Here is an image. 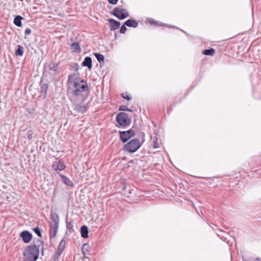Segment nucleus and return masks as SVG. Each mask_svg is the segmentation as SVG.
I'll use <instances>...</instances> for the list:
<instances>
[{
	"mask_svg": "<svg viewBox=\"0 0 261 261\" xmlns=\"http://www.w3.org/2000/svg\"><path fill=\"white\" fill-rule=\"evenodd\" d=\"M158 147H159L158 143L157 142V140H156L155 141H153V147L154 148H158Z\"/></svg>",
	"mask_w": 261,
	"mask_h": 261,
	"instance_id": "nucleus-31",
	"label": "nucleus"
},
{
	"mask_svg": "<svg viewBox=\"0 0 261 261\" xmlns=\"http://www.w3.org/2000/svg\"><path fill=\"white\" fill-rule=\"evenodd\" d=\"M41 253H42V255L43 254V250H42Z\"/></svg>",
	"mask_w": 261,
	"mask_h": 261,
	"instance_id": "nucleus-35",
	"label": "nucleus"
},
{
	"mask_svg": "<svg viewBox=\"0 0 261 261\" xmlns=\"http://www.w3.org/2000/svg\"><path fill=\"white\" fill-rule=\"evenodd\" d=\"M35 232L40 237H41V233L40 229L38 227L33 229Z\"/></svg>",
	"mask_w": 261,
	"mask_h": 261,
	"instance_id": "nucleus-25",
	"label": "nucleus"
},
{
	"mask_svg": "<svg viewBox=\"0 0 261 261\" xmlns=\"http://www.w3.org/2000/svg\"><path fill=\"white\" fill-rule=\"evenodd\" d=\"M19 236L20 237L22 238L23 241L25 243L30 242L32 238V234L30 232H29L28 230H24L22 231L20 233Z\"/></svg>",
	"mask_w": 261,
	"mask_h": 261,
	"instance_id": "nucleus-11",
	"label": "nucleus"
},
{
	"mask_svg": "<svg viewBox=\"0 0 261 261\" xmlns=\"http://www.w3.org/2000/svg\"><path fill=\"white\" fill-rule=\"evenodd\" d=\"M65 243V241L63 239L62 240L59 245L58 250L60 251V252H62L64 249Z\"/></svg>",
	"mask_w": 261,
	"mask_h": 261,
	"instance_id": "nucleus-23",
	"label": "nucleus"
},
{
	"mask_svg": "<svg viewBox=\"0 0 261 261\" xmlns=\"http://www.w3.org/2000/svg\"><path fill=\"white\" fill-rule=\"evenodd\" d=\"M82 65L83 66L87 67L89 70H91L92 66L91 58L90 57H86L82 63Z\"/></svg>",
	"mask_w": 261,
	"mask_h": 261,
	"instance_id": "nucleus-13",
	"label": "nucleus"
},
{
	"mask_svg": "<svg viewBox=\"0 0 261 261\" xmlns=\"http://www.w3.org/2000/svg\"><path fill=\"white\" fill-rule=\"evenodd\" d=\"M116 121L120 125L123 127L129 125L131 122L128 115L124 112H121L117 114Z\"/></svg>",
	"mask_w": 261,
	"mask_h": 261,
	"instance_id": "nucleus-4",
	"label": "nucleus"
},
{
	"mask_svg": "<svg viewBox=\"0 0 261 261\" xmlns=\"http://www.w3.org/2000/svg\"><path fill=\"white\" fill-rule=\"evenodd\" d=\"M60 176L61 177L63 182L66 185L70 187H72L73 186L72 181L69 178L62 174H60Z\"/></svg>",
	"mask_w": 261,
	"mask_h": 261,
	"instance_id": "nucleus-14",
	"label": "nucleus"
},
{
	"mask_svg": "<svg viewBox=\"0 0 261 261\" xmlns=\"http://www.w3.org/2000/svg\"><path fill=\"white\" fill-rule=\"evenodd\" d=\"M62 252H60V251L58 250L56 253L54 255V260L58 258L59 256L61 254Z\"/></svg>",
	"mask_w": 261,
	"mask_h": 261,
	"instance_id": "nucleus-28",
	"label": "nucleus"
},
{
	"mask_svg": "<svg viewBox=\"0 0 261 261\" xmlns=\"http://www.w3.org/2000/svg\"><path fill=\"white\" fill-rule=\"evenodd\" d=\"M0 204H1V202H0Z\"/></svg>",
	"mask_w": 261,
	"mask_h": 261,
	"instance_id": "nucleus-36",
	"label": "nucleus"
},
{
	"mask_svg": "<svg viewBox=\"0 0 261 261\" xmlns=\"http://www.w3.org/2000/svg\"><path fill=\"white\" fill-rule=\"evenodd\" d=\"M118 0H108L109 3L111 4L115 5L116 4Z\"/></svg>",
	"mask_w": 261,
	"mask_h": 261,
	"instance_id": "nucleus-30",
	"label": "nucleus"
},
{
	"mask_svg": "<svg viewBox=\"0 0 261 261\" xmlns=\"http://www.w3.org/2000/svg\"><path fill=\"white\" fill-rule=\"evenodd\" d=\"M112 14L120 20L125 19L129 15L126 9L119 7L115 8L113 11Z\"/></svg>",
	"mask_w": 261,
	"mask_h": 261,
	"instance_id": "nucleus-6",
	"label": "nucleus"
},
{
	"mask_svg": "<svg viewBox=\"0 0 261 261\" xmlns=\"http://www.w3.org/2000/svg\"><path fill=\"white\" fill-rule=\"evenodd\" d=\"M28 137L29 140H31L33 137L32 134H29Z\"/></svg>",
	"mask_w": 261,
	"mask_h": 261,
	"instance_id": "nucleus-33",
	"label": "nucleus"
},
{
	"mask_svg": "<svg viewBox=\"0 0 261 261\" xmlns=\"http://www.w3.org/2000/svg\"><path fill=\"white\" fill-rule=\"evenodd\" d=\"M53 169L57 173L65 169L66 166L62 160H57L54 161L52 165Z\"/></svg>",
	"mask_w": 261,
	"mask_h": 261,
	"instance_id": "nucleus-8",
	"label": "nucleus"
},
{
	"mask_svg": "<svg viewBox=\"0 0 261 261\" xmlns=\"http://www.w3.org/2000/svg\"><path fill=\"white\" fill-rule=\"evenodd\" d=\"M39 248L35 245L28 246L24 251V261H36L39 255Z\"/></svg>",
	"mask_w": 261,
	"mask_h": 261,
	"instance_id": "nucleus-2",
	"label": "nucleus"
},
{
	"mask_svg": "<svg viewBox=\"0 0 261 261\" xmlns=\"http://www.w3.org/2000/svg\"><path fill=\"white\" fill-rule=\"evenodd\" d=\"M124 25H126V26H127L128 27L136 28V27H137L138 23L135 20L128 19L124 22Z\"/></svg>",
	"mask_w": 261,
	"mask_h": 261,
	"instance_id": "nucleus-15",
	"label": "nucleus"
},
{
	"mask_svg": "<svg viewBox=\"0 0 261 261\" xmlns=\"http://www.w3.org/2000/svg\"><path fill=\"white\" fill-rule=\"evenodd\" d=\"M203 54L205 55L213 56L215 54V50L213 48L205 49L203 50Z\"/></svg>",
	"mask_w": 261,
	"mask_h": 261,
	"instance_id": "nucleus-22",
	"label": "nucleus"
},
{
	"mask_svg": "<svg viewBox=\"0 0 261 261\" xmlns=\"http://www.w3.org/2000/svg\"><path fill=\"white\" fill-rule=\"evenodd\" d=\"M81 236L84 238H87L88 237V229L86 226H82L81 228Z\"/></svg>",
	"mask_w": 261,
	"mask_h": 261,
	"instance_id": "nucleus-16",
	"label": "nucleus"
},
{
	"mask_svg": "<svg viewBox=\"0 0 261 261\" xmlns=\"http://www.w3.org/2000/svg\"><path fill=\"white\" fill-rule=\"evenodd\" d=\"M88 109V105L87 103L82 102L74 105V110L77 113H84Z\"/></svg>",
	"mask_w": 261,
	"mask_h": 261,
	"instance_id": "nucleus-10",
	"label": "nucleus"
},
{
	"mask_svg": "<svg viewBox=\"0 0 261 261\" xmlns=\"http://www.w3.org/2000/svg\"><path fill=\"white\" fill-rule=\"evenodd\" d=\"M48 88V85L47 84H43L41 86V92L43 93L45 96L46 95Z\"/></svg>",
	"mask_w": 261,
	"mask_h": 261,
	"instance_id": "nucleus-21",
	"label": "nucleus"
},
{
	"mask_svg": "<svg viewBox=\"0 0 261 261\" xmlns=\"http://www.w3.org/2000/svg\"><path fill=\"white\" fill-rule=\"evenodd\" d=\"M67 223V229L70 231H71V230H73V225L72 223L71 222H70L69 223Z\"/></svg>",
	"mask_w": 261,
	"mask_h": 261,
	"instance_id": "nucleus-24",
	"label": "nucleus"
},
{
	"mask_svg": "<svg viewBox=\"0 0 261 261\" xmlns=\"http://www.w3.org/2000/svg\"><path fill=\"white\" fill-rule=\"evenodd\" d=\"M94 55L95 56V57L96 58L97 60L100 63L104 62L105 58L102 54L96 53H94Z\"/></svg>",
	"mask_w": 261,
	"mask_h": 261,
	"instance_id": "nucleus-20",
	"label": "nucleus"
},
{
	"mask_svg": "<svg viewBox=\"0 0 261 261\" xmlns=\"http://www.w3.org/2000/svg\"><path fill=\"white\" fill-rule=\"evenodd\" d=\"M121 96L124 99H126L128 100H129L132 99V97L127 95L126 94L122 93Z\"/></svg>",
	"mask_w": 261,
	"mask_h": 261,
	"instance_id": "nucleus-27",
	"label": "nucleus"
},
{
	"mask_svg": "<svg viewBox=\"0 0 261 261\" xmlns=\"http://www.w3.org/2000/svg\"><path fill=\"white\" fill-rule=\"evenodd\" d=\"M17 47V49H16L15 51V54L16 56H22L23 54L24 48L22 46L20 45H18Z\"/></svg>",
	"mask_w": 261,
	"mask_h": 261,
	"instance_id": "nucleus-18",
	"label": "nucleus"
},
{
	"mask_svg": "<svg viewBox=\"0 0 261 261\" xmlns=\"http://www.w3.org/2000/svg\"><path fill=\"white\" fill-rule=\"evenodd\" d=\"M51 227L54 229V237L56 235V233L57 231L59 225V216L56 214H54L51 215Z\"/></svg>",
	"mask_w": 261,
	"mask_h": 261,
	"instance_id": "nucleus-9",
	"label": "nucleus"
},
{
	"mask_svg": "<svg viewBox=\"0 0 261 261\" xmlns=\"http://www.w3.org/2000/svg\"><path fill=\"white\" fill-rule=\"evenodd\" d=\"M141 146V144L137 139L131 140L129 142L125 144L124 150L130 153L136 152Z\"/></svg>",
	"mask_w": 261,
	"mask_h": 261,
	"instance_id": "nucleus-3",
	"label": "nucleus"
},
{
	"mask_svg": "<svg viewBox=\"0 0 261 261\" xmlns=\"http://www.w3.org/2000/svg\"><path fill=\"white\" fill-rule=\"evenodd\" d=\"M31 33V30L30 28H27L25 30V35H29Z\"/></svg>",
	"mask_w": 261,
	"mask_h": 261,
	"instance_id": "nucleus-32",
	"label": "nucleus"
},
{
	"mask_svg": "<svg viewBox=\"0 0 261 261\" xmlns=\"http://www.w3.org/2000/svg\"><path fill=\"white\" fill-rule=\"evenodd\" d=\"M120 111H130V110L128 109L127 107L124 106H121L119 109Z\"/></svg>",
	"mask_w": 261,
	"mask_h": 261,
	"instance_id": "nucleus-29",
	"label": "nucleus"
},
{
	"mask_svg": "<svg viewBox=\"0 0 261 261\" xmlns=\"http://www.w3.org/2000/svg\"><path fill=\"white\" fill-rule=\"evenodd\" d=\"M58 71V65L55 63L50 62L44 66L43 74L47 76L49 74L51 77L57 74Z\"/></svg>",
	"mask_w": 261,
	"mask_h": 261,
	"instance_id": "nucleus-5",
	"label": "nucleus"
},
{
	"mask_svg": "<svg viewBox=\"0 0 261 261\" xmlns=\"http://www.w3.org/2000/svg\"><path fill=\"white\" fill-rule=\"evenodd\" d=\"M71 49L74 51L80 52L81 50L80 44L77 42L72 43L71 45Z\"/></svg>",
	"mask_w": 261,
	"mask_h": 261,
	"instance_id": "nucleus-17",
	"label": "nucleus"
},
{
	"mask_svg": "<svg viewBox=\"0 0 261 261\" xmlns=\"http://www.w3.org/2000/svg\"><path fill=\"white\" fill-rule=\"evenodd\" d=\"M120 139L123 143L126 142L132 137L135 136L134 131L130 129L127 131H119Z\"/></svg>",
	"mask_w": 261,
	"mask_h": 261,
	"instance_id": "nucleus-7",
	"label": "nucleus"
},
{
	"mask_svg": "<svg viewBox=\"0 0 261 261\" xmlns=\"http://www.w3.org/2000/svg\"><path fill=\"white\" fill-rule=\"evenodd\" d=\"M108 21L110 22V27L111 30H115L118 29L120 25L119 21H116L113 19H108Z\"/></svg>",
	"mask_w": 261,
	"mask_h": 261,
	"instance_id": "nucleus-12",
	"label": "nucleus"
},
{
	"mask_svg": "<svg viewBox=\"0 0 261 261\" xmlns=\"http://www.w3.org/2000/svg\"><path fill=\"white\" fill-rule=\"evenodd\" d=\"M67 85L68 88L72 90V94L75 96H80L83 92L88 90L87 83L81 80L78 73H72L68 76Z\"/></svg>",
	"mask_w": 261,
	"mask_h": 261,
	"instance_id": "nucleus-1",
	"label": "nucleus"
},
{
	"mask_svg": "<svg viewBox=\"0 0 261 261\" xmlns=\"http://www.w3.org/2000/svg\"><path fill=\"white\" fill-rule=\"evenodd\" d=\"M22 17L19 15L16 16L14 19V24L17 27H21V19Z\"/></svg>",
	"mask_w": 261,
	"mask_h": 261,
	"instance_id": "nucleus-19",
	"label": "nucleus"
},
{
	"mask_svg": "<svg viewBox=\"0 0 261 261\" xmlns=\"http://www.w3.org/2000/svg\"><path fill=\"white\" fill-rule=\"evenodd\" d=\"M39 242L40 244H42V246L43 245V242L42 241H39Z\"/></svg>",
	"mask_w": 261,
	"mask_h": 261,
	"instance_id": "nucleus-34",
	"label": "nucleus"
},
{
	"mask_svg": "<svg viewBox=\"0 0 261 261\" xmlns=\"http://www.w3.org/2000/svg\"><path fill=\"white\" fill-rule=\"evenodd\" d=\"M125 25H124V24L123 25H122L121 26V27L120 28V33L124 34L126 32V28Z\"/></svg>",
	"mask_w": 261,
	"mask_h": 261,
	"instance_id": "nucleus-26",
	"label": "nucleus"
}]
</instances>
